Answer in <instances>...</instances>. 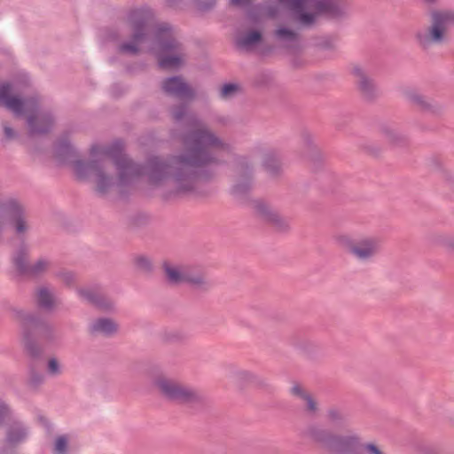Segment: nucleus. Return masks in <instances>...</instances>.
I'll use <instances>...</instances> for the list:
<instances>
[{
    "instance_id": "obj_1",
    "label": "nucleus",
    "mask_w": 454,
    "mask_h": 454,
    "mask_svg": "<svg viewBox=\"0 0 454 454\" xmlns=\"http://www.w3.org/2000/svg\"><path fill=\"white\" fill-rule=\"evenodd\" d=\"M190 129L180 140L185 150L147 160L145 166L135 162L123 153L121 144L93 145L90 160H76L74 174L80 181L94 182V191L105 197L116 190L120 193L144 175L150 184L162 187L164 200L202 194L201 184L217 175L215 168L223 165L215 151H230L231 145L196 115L188 118Z\"/></svg>"
},
{
    "instance_id": "obj_2",
    "label": "nucleus",
    "mask_w": 454,
    "mask_h": 454,
    "mask_svg": "<svg viewBox=\"0 0 454 454\" xmlns=\"http://www.w3.org/2000/svg\"><path fill=\"white\" fill-rule=\"evenodd\" d=\"M129 21L132 28L131 41L121 43L119 51L129 55L139 53V45L149 39L153 32L150 51L158 55L159 66L162 68H177L185 58L183 45L176 39L174 29L168 23L154 26V15L150 9H137L130 12Z\"/></svg>"
},
{
    "instance_id": "obj_3",
    "label": "nucleus",
    "mask_w": 454,
    "mask_h": 454,
    "mask_svg": "<svg viewBox=\"0 0 454 454\" xmlns=\"http://www.w3.org/2000/svg\"><path fill=\"white\" fill-rule=\"evenodd\" d=\"M0 106L11 111L15 116L26 115V123L30 136L46 135L55 124V116L51 110L41 107L37 96L20 98L13 93L10 82L0 84Z\"/></svg>"
},
{
    "instance_id": "obj_4",
    "label": "nucleus",
    "mask_w": 454,
    "mask_h": 454,
    "mask_svg": "<svg viewBox=\"0 0 454 454\" xmlns=\"http://www.w3.org/2000/svg\"><path fill=\"white\" fill-rule=\"evenodd\" d=\"M12 311L20 324L22 343L30 356L38 358L43 352V348L33 333L34 330L37 331L38 338L47 346H55L60 342L61 336L57 327L41 315L21 309H12Z\"/></svg>"
},
{
    "instance_id": "obj_5",
    "label": "nucleus",
    "mask_w": 454,
    "mask_h": 454,
    "mask_svg": "<svg viewBox=\"0 0 454 454\" xmlns=\"http://www.w3.org/2000/svg\"><path fill=\"white\" fill-rule=\"evenodd\" d=\"M428 9L429 25L418 30L414 38L423 51L429 50L433 45H442L448 42V31L454 25V10L434 8L440 0H419Z\"/></svg>"
},
{
    "instance_id": "obj_6",
    "label": "nucleus",
    "mask_w": 454,
    "mask_h": 454,
    "mask_svg": "<svg viewBox=\"0 0 454 454\" xmlns=\"http://www.w3.org/2000/svg\"><path fill=\"white\" fill-rule=\"evenodd\" d=\"M153 385L164 399L176 403L199 406L207 402V395L199 389L165 375L155 377Z\"/></svg>"
},
{
    "instance_id": "obj_7",
    "label": "nucleus",
    "mask_w": 454,
    "mask_h": 454,
    "mask_svg": "<svg viewBox=\"0 0 454 454\" xmlns=\"http://www.w3.org/2000/svg\"><path fill=\"white\" fill-rule=\"evenodd\" d=\"M153 385L164 399L176 403L199 406L207 402V395L199 389L165 375L155 377Z\"/></svg>"
},
{
    "instance_id": "obj_8",
    "label": "nucleus",
    "mask_w": 454,
    "mask_h": 454,
    "mask_svg": "<svg viewBox=\"0 0 454 454\" xmlns=\"http://www.w3.org/2000/svg\"><path fill=\"white\" fill-rule=\"evenodd\" d=\"M338 244L362 262L372 261L380 251V240L375 237H362L351 239L347 235L337 238Z\"/></svg>"
},
{
    "instance_id": "obj_9",
    "label": "nucleus",
    "mask_w": 454,
    "mask_h": 454,
    "mask_svg": "<svg viewBox=\"0 0 454 454\" xmlns=\"http://www.w3.org/2000/svg\"><path fill=\"white\" fill-rule=\"evenodd\" d=\"M278 2L294 15L304 11L306 7L331 19H340L347 13L345 6L336 0H278Z\"/></svg>"
},
{
    "instance_id": "obj_10",
    "label": "nucleus",
    "mask_w": 454,
    "mask_h": 454,
    "mask_svg": "<svg viewBox=\"0 0 454 454\" xmlns=\"http://www.w3.org/2000/svg\"><path fill=\"white\" fill-rule=\"evenodd\" d=\"M76 294L83 301L100 312L114 314L117 311L116 301L103 292L98 285L77 288Z\"/></svg>"
},
{
    "instance_id": "obj_11",
    "label": "nucleus",
    "mask_w": 454,
    "mask_h": 454,
    "mask_svg": "<svg viewBox=\"0 0 454 454\" xmlns=\"http://www.w3.org/2000/svg\"><path fill=\"white\" fill-rule=\"evenodd\" d=\"M29 434L28 427L20 420L9 422L4 430V442L0 454H17V448L25 442Z\"/></svg>"
},
{
    "instance_id": "obj_12",
    "label": "nucleus",
    "mask_w": 454,
    "mask_h": 454,
    "mask_svg": "<svg viewBox=\"0 0 454 454\" xmlns=\"http://www.w3.org/2000/svg\"><path fill=\"white\" fill-rule=\"evenodd\" d=\"M362 436L356 431L335 434L329 450L331 454H363L361 452Z\"/></svg>"
},
{
    "instance_id": "obj_13",
    "label": "nucleus",
    "mask_w": 454,
    "mask_h": 454,
    "mask_svg": "<svg viewBox=\"0 0 454 454\" xmlns=\"http://www.w3.org/2000/svg\"><path fill=\"white\" fill-rule=\"evenodd\" d=\"M335 434L333 430L318 422L308 424L301 433L305 439L327 452L331 449Z\"/></svg>"
},
{
    "instance_id": "obj_14",
    "label": "nucleus",
    "mask_w": 454,
    "mask_h": 454,
    "mask_svg": "<svg viewBox=\"0 0 454 454\" xmlns=\"http://www.w3.org/2000/svg\"><path fill=\"white\" fill-rule=\"evenodd\" d=\"M404 96L414 107L423 113L434 116H442L444 114L445 107L442 104L416 90H406Z\"/></svg>"
},
{
    "instance_id": "obj_15",
    "label": "nucleus",
    "mask_w": 454,
    "mask_h": 454,
    "mask_svg": "<svg viewBox=\"0 0 454 454\" xmlns=\"http://www.w3.org/2000/svg\"><path fill=\"white\" fill-rule=\"evenodd\" d=\"M252 207L260 218L273 225L278 231H286L289 229V221L263 200H253Z\"/></svg>"
},
{
    "instance_id": "obj_16",
    "label": "nucleus",
    "mask_w": 454,
    "mask_h": 454,
    "mask_svg": "<svg viewBox=\"0 0 454 454\" xmlns=\"http://www.w3.org/2000/svg\"><path fill=\"white\" fill-rule=\"evenodd\" d=\"M355 82L362 98L366 101H373L380 96V90L374 80L359 66H355L351 71Z\"/></svg>"
},
{
    "instance_id": "obj_17",
    "label": "nucleus",
    "mask_w": 454,
    "mask_h": 454,
    "mask_svg": "<svg viewBox=\"0 0 454 454\" xmlns=\"http://www.w3.org/2000/svg\"><path fill=\"white\" fill-rule=\"evenodd\" d=\"M161 89L167 95L180 99L192 100L195 98L194 90L181 76L164 79L161 82Z\"/></svg>"
},
{
    "instance_id": "obj_18",
    "label": "nucleus",
    "mask_w": 454,
    "mask_h": 454,
    "mask_svg": "<svg viewBox=\"0 0 454 454\" xmlns=\"http://www.w3.org/2000/svg\"><path fill=\"white\" fill-rule=\"evenodd\" d=\"M273 36L278 45L288 52L294 53L299 51L301 36L297 30L285 25H278Z\"/></svg>"
},
{
    "instance_id": "obj_19",
    "label": "nucleus",
    "mask_w": 454,
    "mask_h": 454,
    "mask_svg": "<svg viewBox=\"0 0 454 454\" xmlns=\"http://www.w3.org/2000/svg\"><path fill=\"white\" fill-rule=\"evenodd\" d=\"M292 396L304 403V411L309 416H317L320 411L319 404L313 395L303 385L294 382L289 389Z\"/></svg>"
},
{
    "instance_id": "obj_20",
    "label": "nucleus",
    "mask_w": 454,
    "mask_h": 454,
    "mask_svg": "<svg viewBox=\"0 0 454 454\" xmlns=\"http://www.w3.org/2000/svg\"><path fill=\"white\" fill-rule=\"evenodd\" d=\"M378 132L391 146L405 147L410 143L409 137L391 123H380Z\"/></svg>"
},
{
    "instance_id": "obj_21",
    "label": "nucleus",
    "mask_w": 454,
    "mask_h": 454,
    "mask_svg": "<svg viewBox=\"0 0 454 454\" xmlns=\"http://www.w3.org/2000/svg\"><path fill=\"white\" fill-rule=\"evenodd\" d=\"M231 377L233 382L239 387L254 386L260 388H268L270 387L267 379L247 370H233Z\"/></svg>"
},
{
    "instance_id": "obj_22",
    "label": "nucleus",
    "mask_w": 454,
    "mask_h": 454,
    "mask_svg": "<svg viewBox=\"0 0 454 454\" xmlns=\"http://www.w3.org/2000/svg\"><path fill=\"white\" fill-rule=\"evenodd\" d=\"M119 331L118 323L106 317H98L92 320L88 325V333L93 336L111 337Z\"/></svg>"
},
{
    "instance_id": "obj_23",
    "label": "nucleus",
    "mask_w": 454,
    "mask_h": 454,
    "mask_svg": "<svg viewBox=\"0 0 454 454\" xmlns=\"http://www.w3.org/2000/svg\"><path fill=\"white\" fill-rule=\"evenodd\" d=\"M193 290L198 292H207L213 286V281L200 269H186L185 282Z\"/></svg>"
},
{
    "instance_id": "obj_24",
    "label": "nucleus",
    "mask_w": 454,
    "mask_h": 454,
    "mask_svg": "<svg viewBox=\"0 0 454 454\" xmlns=\"http://www.w3.org/2000/svg\"><path fill=\"white\" fill-rule=\"evenodd\" d=\"M262 166L269 176L278 178L283 174V167L278 154L274 150L263 153Z\"/></svg>"
},
{
    "instance_id": "obj_25",
    "label": "nucleus",
    "mask_w": 454,
    "mask_h": 454,
    "mask_svg": "<svg viewBox=\"0 0 454 454\" xmlns=\"http://www.w3.org/2000/svg\"><path fill=\"white\" fill-rule=\"evenodd\" d=\"M186 269L165 262L162 264L165 282L171 286H178L184 284Z\"/></svg>"
},
{
    "instance_id": "obj_26",
    "label": "nucleus",
    "mask_w": 454,
    "mask_h": 454,
    "mask_svg": "<svg viewBox=\"0 0 454 454\" xmlns=\"http://www.w3.org/2000/svg\"><path fill=\"white\" fill-rule=\"evenodd\" d=\"M35 302L45 311L54 310L58 304L54 289L45 286H39L35 291Z\"/></svg>"
},
{
    "instance_id": "obj_27",
    "label": "nucleus",
    "mask_w": 454,
    "mask_h": 454,
    "mask_svg": "<svg viewBox=\"0 0 454 454\" xmlns=\"http://www.w3.org/2000/svg\"><path fill=\"white\" fill-rule=\"evenodd\" d=\"M428 242L434 247H441L447 254L454 256V233L444 231L433 232L428 236Z\"/></svg>"
},
{
    "instance_id": "obj_28",
    "label": "nucleus",
    "mask_w": 454,
    "mask_h": 454,
    "mask_svg": "<svg viewBox=\"0 0 454 454\" xmlns=\"http://www.w3.org/2000/svg\"><path fill=\"white\" fill-rule=\"evenodd\" d=\"M325 418L327 422L337 428H345L350 423L348 413L339 406H331L326 410Z\"/></svg>"
},
{
    "instance_id": "obj_29",
    "label": "nucleus",
    "mask_w": 454,
    "mask_h": 454,
    "mask_svg": "<svg viewBox=\"0 0 454 454\" xmlns=\"http://www.w3.org/2000/svg\"><path fill=\"white\" fill-rule=\"evenodd\" d=\"M262 40V35L258 30H250L239 35L235 42L236 47L242 51H251Z\"/></svg>"
},
{
    "instance_id": "obj_30",
    "label": "nucleus",
    "mask_w": 454,
    "mask_h": 454,
    "mask_svg": "<svg viewBox=\"0 0 454 454\" xmlns=\"http://www.w3.org/2000/svg\"><path fill=\"white\" fill-rule=\"evenodd\" d=\"M55 154L60 163L71 162L74 166V161L78 160L75 159L77 152L67 139H61L57 143Z\"/></svg>"
},
{
    "instance_id": "obj_31",
    "label": "nucleus",
    "mask_w": 454,
    "mask_h": 454,
    "mask_svg": "<svg viewBox=\"0 0 454 454\" xmlns=\"http://www.w3.org/2000/svg\"><path fill=\"white\" fill-rule=\"evenodd\" d=\"M252 184L253 181L251 180L236 178V182L231 189V194L240 203H250L252 206L253 200H249Z\"/></svg>"
},
{
    "instance_id": "obj_32",
    "label": "nucleus",
    "mask_w": 454,
    "mask_h": 454,
    "mask_svg": "<svg viewBox=\"0 0 454 454\" xmlns=\"http://www.w3.org/2000/svg\"><path fill=\"white\" fill-rule=\"evenodd\" d=\"M235 177L253 181L254 164L247 156H238L235 160Z\"/></svg>"
},
{
    "instance_id": "obj_33",
    "label": "nucleus",
    "mask_w": 454,
    "mask_h": 454,
    "mask_svg": "<svg viewBox=\"0 0 454 454\" xmlns=\"http://www.w3.org/2000/svg\"><path fill=\"white\" fill-rule=\"evenodd\" d=\"M51 262L47 257H39L33 262L29 263L24 276L29 278H40L43 276L51 268Z\"/></svg>"
},
{
    "instance_id": "obj_34",
    "label": "nucleus",
    "mask_w": 454,
    "mask_h": 454,
    "mask_svg": "<svg viewBox=\"0 0 454 454\" xmlns=\"http://www.w3.org/2000/svg\"><path fill=\"white\" fill-rule=\"evenodd\" d=\"M159 337L162 343L168 345L182 343L186 340L185 333L178 329H163Z\"/></svg>"
},
{
    "instance_id": "obj_35",
    "label": "nucleus",
    "mask_w": 454,
    "mask_h": 454,
    "mask_svg": "<svg viewBox=\"0 0 454 454\" xmlns=\"http://www.w3.org/2000/svg\"><path fill=\"white\" fill-rule=\"evenodd\" d=\"M28 252L25 247H20L13 255L12 261L16 270L22 275H25L29 266L27 262Z\"/></svg>"
},
{
    "instance_id": "obj_36",
    "label": "nucleus",
    "mask_w": 454,
    "mask_h": 454,
    "mask_svg": "<svg viewBox=\"0 0 454 454\" xmlns=\"http://www.w3.org/2000/svg\"><path fill=\"white\" fill-rule=\"evenodd\" d=\"M295 347L309 357L316 356L319 351V346L315 341L308 339L299 340L295 343Z\"/></svg>"
},
{
    "instance_id": "obj_37",
    "label": "nucleus",
    "mask_w": 454,
    "mask_h": 454,
    "mask_svg": "<svg viewBox=\"0 0 454 454\" xmlns=\"http://www.w3.org/2000/svg\"><path fill=\"white\" fill-rule=\"evenodd\" d=\"M429 168L442 176L444 179H449V176L451 174V169L447 168L442 159L438 157H431L428 159Z\"/></svg>"
},
{
    "instance_id": "obj_38",
    "label": "nucleus",
    "mask_w": 454,
    "mask_h": 454,
    "mask_svg": "<svg viewBox=\"0 0 454 454\" xmlns=\"http://www.w3.org/2000/svg\"><path fill=\"white\" fill-rule=\"evenodd\" d=\"M136 269L144 274H150L153 270L152 261L145 255H137L133 259Z\"/></svg>"
},
{
    "instance_id": "obj_39",
    "label": "nucleus",
    "mask_w": 454,
    "mask_h": 454,
    "mask_svg": "<svg viewBox=\"0 0 454 454\" xmlns=\"http://www.w3.org/2000/svg\"><path fill=\"white\" fill-rule=\"evenodd\" d=\"M301 140H302L303 145L305 146L307 153H309L311 155V157H317L319 155L317 147L314 144L313 136L310 133H309L307 131L302 132Z\"/></svg>"
},
{
    "instance_id": "obj_40",
    "label": "nucleus",
    "mask_w": 454,
    "mask_h": 454,
    "mask_svg": "<svg viewBox=\"0 0 454 454\" xmlns=\"http://www.w3.org/2000/svg\"><path fill=\"white\" fill-rule=\"evenodd\" d=\"M240 91L241 87L239 84L225 83L221 88L220 97L223 99L232 98Z\"/></svg>"
},
{
    "instance_id": "obj_41",
    "label": "nucleus",
    "mask_w": 454,
    "mask_h": 454,
    "mask_svg": "<svg viewBox=\"0 0 454 454\" xmlns=\"http://www.w3.org/2000/svg\"><path fill=\"white\" fill-rule=\"evenodd\" d=\"M316 45L319 50L333 51L336 50V40L332 36H323L317 39Z\"/></svg>"
},
{
    "instance_id": "obj_42",
    "label": "nucleus",
    "mask_w": 454,
    "mask_h": 454,
    "mask_svg": "<svg viewBox=\"0 0 454 454\" xmlns=\"http://www.w3.org/2000/svg\"><path fill=\"white\" fill-rule=\"evenodd\" d=\"M316 12L315 13L305 12L304 11H301L295 14V20L301 25L304 27L311 26L316 20Z\"/></svg>"
},
{
    "instance_id": "obj_43",
    "label": "nucleus",
    "mask_w": 454,
    "mask_h": 454,
    "mask_svg": "<svg viewBox=\"0 0 454 454\" xmlns=\"http://www.w3.org/2000/svg\"><path fill=\"white\" fill-rule=\"evenodd\" d=\"M68 439L66 435L58 436L53 446V454H67Z\"/></svg>"
},
{
    "instance_id": "obj_44",
    "label": "nucleus",
    "mask_w": 454,
    "mask_h": 454,
    "mask_svg": "<svg viewBox=\"0 0 454 454\" xmlns=\"http://www.w3.org/2000/svg\"><path fill=\"white\" fill-rule=\"evenodd\" d=\"M45 377L43 373L32 370L30 372L27 384L32 388H37L43 384Z\"/></svg>"
},
{
    "instance_id": "obj_45",
    "label": "nucleus",
    "mask_w": 454,
    "mask_h": 454,
    "mask_svg": "<svg viewBox=\"0 0 454 454\" xmlns=\"http://www.w3.org/2000/svg\"><path fill=\"white\" fill-rule=\"evenodd\" d=\"M187 113V105L186 104H180L177 106H174L170 108V114L172 118L179 121L184 118Z\"/></svg>"
},
{
    "instance_id": "obj_46",
    "label": "nucleus",
    "mask_w": 454,
    "mask_h": 454,
    "mask_svg": "<svg viewBox=\"0 0 454 454\" xmlns=\"http://www.w3.org/2000/svg\"><path fill=\"white\" fill-rule=\"evenodd\" d=\"M361 452L363 454H387L380 446L374 442H362Z\"/></svg>"
},
{
    "instance_id": "obj_47",
    "label": "nucleus",
    "mask_w": 454,
    "mask_h": 454,
    "mask_svg": "<svg viewBox=\"0 0 454 454\" xmlns=\"http://www.w3.org/2000/svg\"><path fill=\"white\" fill-rule=\"evenodd\" d=\"M56 276L67 286H72L75 282V274L69 270H59Z\"/></svg>"
},
{
    "instance_id": "obj_48",
    "label": "nucleus",
    "mask_w": 454,
    "mask_h": 454,
    "mask_svg": "<svg viewBox=\"0 0 454 454\" xmlns=\"http://www.w3.org/2000/svg\"><path fill=\"white\" fill-rule=\"evenodd\" d=\"M47 369H48L49 374L51 376H58L61 373L60 364H59V361L57 360V358H55V357L49 359Z\"/></svg>"
},
{
    "instance_id": "obj_49",
    "label": "nucleus",
    "mask_w": 454,
    "mask_h": 454,
    "mask_svg": "<svg viewBox=\"0 0 454 454\" xmlns=\"http://www.w3.org/2000/svg\"><path fill=\"white\" fill-rule=\"evenodd\" d=\"M5 140H13L17 137V132L6 121L2 122Z\"/></svg>"
},
{
    "instance_id": "obj_50",
    "label": "nucleus",
    "mask_w": 454,
    "mask_h": 454,
    "mask_svg": "<svg viewBox=\"0 0 454 454\" xmlns=\"http://www.w3.org/2000/svg\"><path fill=\"white\" fill-rule=\"evenodd\" d=\"M12 415V411L8 404L4 402H0V427L4 424L6 419H9Z\"/></svg>"
},
{
    "instance_id": "obj_51",
    "label": "nucleus",
    "mask_w": 454,
    "mask_h": 454,
    "mask_svg": "<svg viewBox=\"0 0 454 454\" xmlns=\"http://www.w3.org/2000/svg\"><path fill=\"white\" fill-rule=\"evenodd\" d=\"M272 80V75L270 73L262 72L259 73L255 77V83L257 85H264L270 82Z\"/></svg>"
},
{
    "instance_id": "obj_52",
    "label": "nucleus",
    "mask_w": 454,
    "mask_h": 454,
    "mask_svg": "<svg viewBox=\"0 0 454 454\" xmlns=\"http://www.w3.org/2000/svg\"><path fill=\"white\" fill-rule=\"evenodd\" d=\"M198 8L201 11L210 10L215 4V0H194Z\"/></svg>"
},
{
    "instance_id": "obj_53",
    "label": "nucleus",
    "mask_w": 454,
    "mask_h": 454,
    "mask_svg": "<svg viewBox=\"0 0 454 454\" xmlns=\"http://www.w3.org/2000/svg\"><path fill=\"white\" fill-rule=\"evenodd\" d=\"M363 149L372 155H378L381 152V148L380 146L371 143L363 145Z\"/></svg>"
},
{
    "instance_id": "obj_54",
    "label": "nucleus",
    "mask_w": 454,
    "mask_h": 454,
    "mask_svg": "<svg viewBox=\"0 0 454 454\" xmlns=\"http://www.w3.org/2000/svg\"><path fill=\"white\" fill-rule=\"evenodd\" d=\"M251 0H231V3L238 6H245L249 4Z\"/></svg>"
},
{
    "instance_id": "obj_55",
    "label": "nucleus",
    "mask_w": 454,
    "mask_h": 454,
    "mask_svg": "<svg viewBox=\"0 0 454 454\" xmlns=\"http://www.w3.org/2000/svg\"><path fill=\"white\" fill-rule=\"evenodd\" d=\"M450 184H454V171L451 170V174L449 176V179H445Z\"/></svg>"
},
{
    "instance_id": "obj_56",
    "label": "nucleus",
    "mask_w": 454,
    "mask_h": 454,
    "mask_svg": "<svg viewBox=\"0 0 454 454\" xmlns=\"http://www.w3.org/2000/svg\"><path fill=\"white\" fill-rule=\"evenodd\" d=\"M170 4H176L178 0H167Z\"/></svg>"
}]
</instances>
